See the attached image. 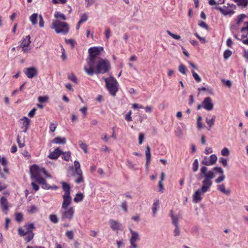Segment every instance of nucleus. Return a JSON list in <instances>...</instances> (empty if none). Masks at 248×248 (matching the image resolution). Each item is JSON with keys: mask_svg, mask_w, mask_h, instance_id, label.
I'll list each match as a JSON object with an SVG mask.
<instances>
[{"mask_svg": "<svg viewBox=\"0 0 248 248\" xmlns=\"http://www.w3.org/2000/svg\"><path fill=\"white\" fill-rule=\"evenodd\" d=\"M110 68L109 62L108 60L100 58L95 62V64L93 67V71L94 74H103L108 72Z\"/></svg>", "mask_w": 248, "mask_h": 248, "instance_id": "4", "label": "nucleus"}, {"mask_svg": "<svg viewBox=\"0 0 248 248\" xmlns=\"http://www.w3.org/2000/svg\"><path fill=\"white\" fill-rule=\"evenodd\" d=\"M7 160L6 159L0 156V175L1 178H5V174L8 172V169L7 167Z\"/></svg>", "mask_w": 248, "mask_h": 248, "instance_id": "10", "label": "nucleus"}, {"mask_svg": "<svg viewBox=\"0 0 248 248\" xmlns=\"http://www.w3.org/2000/svg\"><path fill=\"white\" fill-rule=\"evenodd\" d=\"M159 200L158 199H155L152 206L153 216L155 217L157 209L159 205Z\"/></svg>", "mask_w": 248, "mask_h": 248, "instance_id": "23", "label": "nucleus"}, {"mask_svg": "<svg viewBox=\"0 0 248 248\" xmlns=\"http://www.w3.org/2000/svg\"><path fill=\"white\" fill-rule=\"evenodd\" d=\"M65 42L67 44H70L72 48H73L76 44V42L72 39H66Z\"/></svg>", "mask_w": 248, "mask_h": 248, "instance_id": "59", "label": "nucleus"}, {"mask_svg": "<svg viewBox=\"0 0 248 248\" xmlns=\"http://www.w3.org/2000/svg\"><path fill=\"white\" fill-rule=\"evenodd\" d=\"M57 126V123H51L49 125V130L51 132H53L55 131Z\"/></svg>", "mask_w": 248, "mask_h": 248, "instance_id": "55", "label": "nucleus"}, {"mask_svg": "<svg viewBox=\"0 0 248 248\" xmlns=\"http://www.w3.org/2000/svg\"><path fill=\"white\" fill-rule=\"evenodd\" d=\"M120 206L124 212L126 213L127 212V204L126 201L123 202Z\"/></svg>", "mask_w": 248, "mask_h": 248, "instance_id": "49", "label": "nucleus"}, {"mask_svg": "<svg viewBox=\"0 0 248 248\" xmlns=\"http://www.w3.org/2000/svg\"><path fill=\"white\" fill-rule=\"evenodd\" d=\"M228 6H224L223 7H216V9L219 10V11L224 16H232L234 14V10L235 9L236 6L233 4H228Z\"/></svg>", "mask_w": 248, "mask_h": 248, "instance_id": "9", "label": "nucleus"}, {"mask_svg": "<svg viewBox=\"0 0 248 248\" xmlns=\"http://www.w3.org/2000/svg\"><path fill=\"white\" fill-rule=\"evenodd\" d=\"M24 73L29 78H32L37 75V70L35 67H32L26 68Z\"/></svg>", "mask_w": 248, "mask_h": 248, "instance_id": "16", "label": "nucleus"}, {"mask_svg": "<svg viewBox=\"0 0 248 248\" xmlns=\"http://www.w3.org/2000/svg\"><path fill=\"white\" fill-rule=\"evenodd\" d=\"M215 119H216L215 115H213L211 119H209L208 118H206L205 121H206V123H207V124H208V125L209 126V128L208 129L209 130H210L211 127L214 124Z\"/></svg>", "mask_w": 248, "mask_h": 248, "instance_id": "27", "label": "nucleus"}, {"mask_svg": "<svg viewBox=\"0 0 248 248\" xmlns=\"http://www.w3.org/2000/svg\"><path fill=\"white\" fill-rule=\"evenodd\" d=\"M54 16V17L55 18H56V19H61L63 20V21H64L66 19V17L63 14H62L59 11L55 12Z\"/></svg>", "mask_w": 248, "mask_h": 248, "instance_id": "31", "label": "nucleus"}, {"mask_svg": "<svg viewBox=\"0 0 248 248\" xmlns=\"http://www.w3.org/2000/svg\"><path fill=\"white\" fill-rule=\"evenodd\" d=\"M62 153V151L60 150V148H57L49 154L48 157L52 159H57Z\"/></svg>", "mask_w": 248, "mask_h": 248, "instance_id": "19", "label": "nucleus"}, {"mask_svg": "<svg viewBox=\"0 0 248 248\" xmlns=\"http://www.w3.org/2000/svg\"><path fill=\"white\" fill-rule=\"evenodd\" d=\"M26 229L25 232H32V230L34 228V225L33 223L26 224L24 226Z\"/></svg>", "mask_w": 248, "mask_h": 248, "instance_id": "40", "label": "nucleus"}, {"mask_svg": "<svg viewBox=\"0 0 248 248\" xmlns=\"http://www.w3.org/2000/svg\"><path fill=\"white\" fill-rule=\"evenodd\" d=\"M167 32L169 35L175 40H179L181 39V36L180 35L173 34L169 30L167 31Z\"/></svg>", "mask_w": 248, "mask_h": 248, "instance_id": "43", "label": "nucleus"}, {"mask_svg": "<svg viewBox=\"0 0 248 248\" xmlns=\"http://www.w3.org/2000/svg\"><path fill=\"white\" fill-rule=\"evenodd\" d=\"M67 238L70 240H72L74 238V233L72 231H68L65 233Z\"/></svg>", "mask_w": 248, "mask_h": 248, "instance_id": "52", "label": "nucleus"}, {"mask_svg": "<svg viewBox=\"0 0 248 248\" xmlns=\"http://www.w3.org/2000/svg\"><path fill=\"white\" fill-rule=\"evenodd\" d=\"M145 155L146 159V164L147 165L150 162L151 157L150 148L149 146H147L146 148Z\"/></svg>", "mask_w": 248, "mask_h": 248, "instance_id": "30", "label": "nucleus"}, {"mask_svg": "<svg viewBox=\"0 0 248 248\" xmlns=\"http://www.w3.org/2000/svg\"><path fill=\"white\" fill-rule=\"evenodd\" d=\"M199 168V162L198 159L194 160L192 164V170L194 172L197 171Z\"/></svg>", "mask_w": 248, "mask_h": 248, "instance_id": "42", "label": "nucleus"}, {"mask_svg": "<svg viewBox=\"0 0 248 248\" xmlns=\"http://www.w3.org/2000/svg\"><path fill=\"white\" fill-rule=\"evenodd\" d=\"M19 123L21 124V128L23 129V131L26 133L29 129L31 120L27 117H23L19 120Z\"/></svg>", "mask_w": 248, "mask_h": 248, "instance_id": "14", "label": "nucleus"}, {"mask_svg": "<svg viewBox=\"0 0 248 248\" xmlns=\"http://www.w3.org/2000/svg\"><path fill=\"white\" fill-rule=\"evenodd\" d=\"M38 211V208L36 206L32 205L28 207V212L30 214H34Z\"/></svg>", "mask_w": 248, "mask_h": 248, "instance_id": "38", "label": "nucleus"}, {"mask_svg": "<svg viewBox=\"0 0 248 248\" xmlns=\"http://www.w3.org/2000/svg\"><path fill=\"white\" fill-rule=\"evenodd\" d=\"M31 37L30 35H27L25 37H23L20 41V45L18 46V47H24L25 46H29L31 43Z\"/></svg>", "mask_w": 248, "mask_h": 248, "instance_id": "18", "label": "nucleus"}, {"mask_svg": "<svg viewBox=\"0 0 248 248\" xmlns=\"http://www.w3.org/2000/svg\"><path fill=\"white\" fill-rule=\"evenodd\" d=\"M221 155H223V156H228L229 155V154H230V152H229V149L226 148V147H224V148H223V149L221 150Z\"/></svg>", "mask_w": 248, "mask_h": 248, "instance_id": "51", "label": "nucleus"}, {"mask_svg": "<svg viewBox=\"0 0 248 248\" xmlns=\"http://www.w3.org/2000/svg\"><path fill=\"white\" fill-rule=\"evenodd\" d=\"M144 140V135L142 133H140L139 135V144L140 145L141 144Z\"/></svg>", "mask_w": 248, "mask_h": 248, "instance_id": "53", "label": "nucleus"}, {"mask_svg": "<svg viewBox=\"0 0 248 248\" xmlns=\"http://www.w3.org/2000/svg\"><path fill=\"white\" fill-rule=\"evenodd\" d=\"M52 142L58 144H64L66 143V139L64 137H57L54 138Z\"/></svg>", "mask_w": 248, "mask_h": 248, "instance_id": "25", "label": "nucleus"}, {"mask_svg": "<svg viewBox=\"0 0 248 248\" xmlns=\"http://www.w3.org/2000/svg\"><path fill=\"white\" fill-rule=\"evenodd\" d=\"M49 218L50 221L53 223L56 224L59 222L57 216L55 214H51L49 216Z\"/></svg>", "mask_w": 248, "mask_h": 248, "instance_id": "39", "label": "nucleus"}, {"mask_svg": "<svg viewBox=\"0 0 248 248\" xmlns=\"http://www.w3.org/2000/svg\"><path fill=\"white\" fill-rule=\"evenodd\" d=\"M110 227L113 231H117L120 229L121 225L117 221L113 219H110L108 221Z\"/></svg>", "mask_w": 248, "mask_h": 248, "instance_id": "21", "label": "nucleus"}, {"mask_svg": "<svg viewBox=\"0 0 248 248\" xmlns=\"http://www.w3.org/2000/svg\"><path fill=\"white\" fill-rule=\"evenodd\" d=\"M217 156L216 155H212L209 157L205 156L202 161V163L206 166H211L216 163Z\"/></svg>", "mask_w": 248, "mask_h": 248, "instance_id": "13", "label": "nucleus"}, {"mask_svg": "<svg viewBox=\"0 0 248 248\" xmlns=\"http://www.w3.org/2000/svg\"><path fill=\"white\" fill-rule=\"evenodd\" d=\"M18 233L20 236H25L24 240L27 242H30L33 238L34 235L33 232H25L21 228H18Z\"/></svg>", "mask_w": 248, "mask_h": 248, "instance_id": "12", "label": "nucleus"}, {"mask_svg": "<svg viewBox=\"0 0 248 248\" xmlns=\"http://www.w3.org/2000/svg\"><path fill=\"white\" fill-rule=\"evenodd\" d=\"M217 189L227 195H229L231 193L229 189H226L225 185L223 184L217 185Z\"/></svg>", "mask_w": 248, "mask_h": 248, "instance_id": "24", "label": "nucleus"}, {"mask_svg": "<svg viewBox=\"0 0 248 248\" xmlns=\"http://www.w3.org/2000/svg\"><path fill=\"white\" fill-rule=\"evenodd\" d=\"M232 52L230 50H226L224 51L223 54L224 58L226 60L228 59L231 55Z\"/></svg>", "mask_w": 248, "mask_h": 248, "instance_id": "48", "label": "nucleus"}, {"mask_svg": "<svg viewBox=\"0 0 248 248\" xmlns=\"http://www.w3.org/2000/svg\"><path fill=\"white\" fill-rule=\"evenodd\" d=\"M216 172L220 174V176L215 179V182L217 184H219L223 182L225 178L223 170L219 167H216L211 170H209L205 166H202L200 169V175L204 178L202 181V186L198 189L192 196L193 201L197 203L200 202L202 198V195L209 191L213 182L212 180L215 177L214 172Z\"/></svg>", "mask_w": 248, "mask_h": 248, "instance_id": "1", "label": "nucleus"}, {"mask_svg": "<svg viewBox=\"0 0 248 248\" xmlns=\"http://www.w3.org/2000/svg\"><path fill=\"white\" fill-rule=\"evenodd\" d=\"M75 208L73 206L69 207L61 208L60 211L62 220H71L74 216Z\"/></svg>", "mask_w": 248, "mask_h": 248, "instance_id": "8", "label": "nucleus"}, {"mask_svg": "<svg viewBox=\"0 0 248 248\" xmlns=\"http://www.w3.org/2000/svg\"><path fill=\"white\" fill-rule=\"evenodd\" d=\"M179 71L180 73L184 75H186V67L183 64L180 65L179 67Z\"/></svg>", "mask_w": 248, "mask_h": 248, "instance_id": "50", "label": "nucleus"}, {"mask_svg": "<svg viewBox=\"0 0 248 248\" xmlns=\"http://www.w3.org/2000/svg\"><path fill=\"white\" fill-rule=\"evenodd\" d=\"M39 16L37 13H33L29 17L30 20L32 25H36L37 23V18Z\"/></svg>", "mask_w": 248, "mask_h": 248, "instance_id": "28", "label": "nucleus"}, {"mask_svg": "<svg viewBox=\"0 0 248 248\" xmlns=\"http://www.w3.org/2000/svg\"><path fill=\"white\" fill-rule=\"evenodd\" d=\"M173 233L174 237H178L180 235V229L179 226L175 227Z\"/></svg>", "mask_w": 248, "mask_h": 248, "instance_id": "44", "label": "nucleus"}, {"mask_svg": "<svg viewBox=\"0 0 248 248\" xmlns=\"http://www.w3.org/2000/svg\"><path fill=\"white\" fill-rule=\"evenodd\" d=\"M78 176V178L75 180V182L77 184H79L83 181V177L82 176V172H80L79 174H77Z\"/></svg>", "mask_w": 248, "mask_h": 248, "instance_id": "47", "label": "nucleus"}, {"mask_svg": "<svg viewBox=\"0 0 248 248\" xmlns=\"http://www.w3.org/2000/svg\"><path fill=\"white\" fill-rule=\"evenodd\" d=\"M68 78L72 81L77 83L78 82V79L73 74H71L68 76Z\"/></svg>", "mask_w": 248, "mask_h": 248, "instance_id": "62", "label": "nucleus"}, {"mask_svg": "<svg viewBox=\"0 0 248 248\" xmlns=\"http://www.w3.org/2000/svg\"><path fill=\"white\" fill-rule=\"evenodd\" d=\"M15 218L16 221L19 222L23 220V215L21 213H17L16 214Z\"/></svg>", "mask_w": 248, "mask_h": 248, "instance_id": "46", "label": "nucleus"}, {"mask_svg": "<svg viewBox=\"0 0 248 248\" xmlns=\"http://www.w3.org/2000/svg\"><path fill=\"white\" fill-rule=\"evenodd\" d=\"M170 217L172 220V223L174 226V227L179 226L178 217L174 215H171Z\"/></svg>", "mask_w": 248, "mask_h": 248, "instance_id": "33", "label": "nucleus"}, {"mask_svg": "<svg viewBox=\"0 0 248 248\" xmlns=\"http://www.w3.org/2000/svg\"><path fill=\"white\" fill-rule=\"evenodd\" d=\"M246 17V16L245 14L239 15L236 17L235 21L233 22L241 26L242 24H243L244 20Z\"/></svg>", "mask_w": 248, "mask_h": 248, "instance_id": "22", "label": "nucleus"}, {"mask_svg": "<svg viewBox=\"0 0 248 248\" xmlns=\"http://www.w3.org/2000/svg\"><path fill=\"white\" fill-rule=\"evenodd\" d=\"M61 155H62V159L65 161H69L71 157V153L69 151L62 152Z\"/></svg>", "mask_w": 248, "mask_h": 248, "instance_id": "36", "label": "nucleus"}, {"mask_svg": "<svg viewBox=\"0 0 248 248\" xmlns=\"http://www.w3.org/2000/svg\"><path fill=\"white\" fill-rule=\"evenodd\" d=\"M106 86L109 93L112 96H115L119 90V83L113 77L104 78Z\"/></svg>", "mask_w": 248, "mask_h": 248, "instance_id": "6", "label": "nucleus"}, {"mask_svg": "<svg viewBox=\"0 0 248 248\" xmlns=\"http://www.w3.org/2000/svg\"><path fill=\"white\" fill-rule=\"evenodd\" d=\"M74 166L75 168V172L76 174H79L80 172H82L81 170L80 169V166L79 162L78 161H74Z\"/></svg>", "mask_w": 248, "mask_h": 248, "instance_id": "35", "label": "nucleus"}, {"mask_svg": "<svg viewBox=\"0 0 248 248\" xmlns=\"http://www.w3.org/2000/svg\"><path fill=\"white\" fill-rule=\"evenodd\" d=\"M88 19V14L86 13L82 14L80 16L79 24L86 22Z\"/></svg>", "mask_w": 248, "mask_h": 248, "instance_id": "34", "label": "nucleus"}, {"mask_svg": "<svg viewBox=\"0 0 248 248\" xmlns=\"http://www.w3.org/2000/svg\"><path fill=\"white\" fill-rule=\"evenodd\" d=\"M51 28L58 34H65L69 31V26L66 22L61 21L60 19L53 20Z\"/></svg>", "mask_w": 248, "mask_h": 248, "instance_id": "5", "label": "nucleus"}, {"mask_svg": "<svg viewBox=\"0 0 248 248\" xmlns=\"http://www.w3.org/2000/svg\"><path fill=\"white\" fill-rule=\"evenodd\" d=\"M48 97L47 96H40L38 98V100L40 103H43L48 101Z\"/></svg>", "mask_w": 248, "mask_h": 248, "instance_id": "45", "label": "nucleus"}, {"mask_svg": "<svg viewBox=\"0 0 248 248\" xmlns=\"http://www.w3.org/2000/svg\"><path fill=\"white\" fill-rule=\"evenodd\" d=\"M158 187H159L158 192L161 193H163L164 192V189L163 182H159Z\"/></svg>", "mask_w": 248, "mask_h": 248, "instance_id": "61", "label": "nucleus"}, {"mask_svg": "<svg viewBox=\"0 0 248 248\" xmlns=\"http://www.w3.org/2000/svg\"><path fill=\"white\" fill-rule=\"evenodd\" d=\"M230 30L232 33L237 32L240 30L242 38H246L248 35V21L244 22L242 27L232 21L230 25Z\"/></svg>", "mask_w": 248, "mask_h": 248, "instance_id": "7", "label": "nucleus"}, {"mask_svg": "<svg viewBox=\"0 0 248 248\" xmlns=\"http://www.w3.org/2000/svg\"><path fill=\"white\" fill-rule=\"evenodd\" d=\"M39 25L40 27H41V28L44 27V25H45V22L44 21L43 16H42L41 15H40L39 16Z\"/></svg>", "mask_w": 248, "mask_h": 248, "instance_id": "58", "label": "nucleus"}, {"mask_svg": "<svg viewBox=\"0 0 248 248\" xmlns=\"http://www.w3.org/2000/svg\"><path fill=\"white\" fill-rule=\"evenodd\" d=\"M203 108L208 111H211L213 109L214 104L210 97L204 98L203 102Z\"/></svg>", "mask_w": 248, "mask_h": 248, "instance_id": "15", "label": "nucleus"}, {"mask_svg": "<svg viewBox=\"0 0 248 248\" xmlns=\"http://www.w3.org/2000/svg\"><path fill=\"white\" fill-rule=\"evenodd\" d=\"M103 50V47H93L89 49L88 52L89 57L87 59V64L84 67V70L85 72L89 76H93L94 74L93 67L95 64V62L100 59L98 56L100 53Z\"/></svg>", "mask_w": 248, "mask_h": 248, "instance_id": "2", "label": "nucleus"}, {"mask_svg": "<svg viewBox=\"0 0 248 248\" xmlns=\"http://www.w3.org/2000/svg\"><path fill=\"white\" fill-rule=\"evenodd\" d=\"M62 207L64 208V207H69V205L72 202V198L70 195H63L62 196Z\"/></svg>", "mask_w": 248, "mask_h": 248, "instance_id": "17", "label": "nucleus"}, {"mask_svg": "<svg viewBox=\"0 0 248 248\" xmlns=\"http://www.w3.org/2000/svg\"><path fill=\"white\" fill-rule=\"evenodd\" d=\"M78 144L79 147L83 150L85 153H88V146L86 144L80 140L78 141Z\"/></svg>", "mask_w": 248, "mask_h": 248, "instance_id": "37", "label": "nucleus"}, {"mask_svg": "<svg viewBox=\"0 0 248 248\" xmlns=\"http://www.w3.org/2000/svg\"><path fill=\"white\" fill-rule=\"evenodd\" d=\"M131 114H132V111L131 110H130L125 115V119L127 122H130V121H131L132 120V117H131Z\"/></svg>", "mask_w": 248, "mask_h": 248, "instance_id": "56", "label": "nucleus"}, {"mask_svg": "<svg viewBox=\"0 0 248 248\" xmlns=\"http://www.w3.org/2000/svg\"><path fill=\"white\" fill-rule=\"evenodd\" d=\"M30 173L31 179L41 184L43 188H47L48 187L47 186L46 180L42 176H45L46 177H50V176L47 173L44 168L34 165L30 168Z\"/></svg>", "mask_w": 248, "mask_h": 248, "instance_id": "3", "label": "nucleus"}, {"mask_svg": "<svg viewBox=\"0 0 248 248\" xmlns=\"http://www.w3.org/2000/svg\"><path fill=\"white\" fill-rule=\"evenodd\" d=\"M110 34H111L110 30L109 28L106 27L105 28V37L107 39H108L109 38V37L110 36Z\"/></svg>", "mask_w": 248, "mask_h": 248, "instance_id": "57", "label": "nucleus"}, {"mask_svg": "<svg viewBox=\"0 0 248 248\" xmlns=\"http://www.w3.org/2000/svg\"><path fill=\"white\" fill-rule=\"evenodd\" d=\"M84 198V195L82 193H77L75 198L73 199V201L76 203H78L81 202Z\"/></svg>", "mask_w": 248, "mask_h": 248, "instance_id": "29", "label": "nucleus"}, {"mask_svg": "<svg viewBox=\"0 0 248 248\" xmlns=\"http://www.w3.org/2000/svg\"><path fill=\"white\" fill-rule=\"evenodd\" d=\"M219 162L220 163H221V164L222 165V166L223 167H227V165H228V161L225 158H223V157L220 158V159H219Z\"/></svg>", "mask_w": 248, "mask_h": 248, "instance_id": "54", "label": "nucleus"}, {"mask_svg": "<svg viewBox=\"0 0 248 248\" xmlns=\"http://www.w3.org/2000/svg\"><path fill=\"white\" fill-rule=\"evenodd\" d=\"M239 6L245 7L248 5V0H233Z\"/></svg>", "mask_w": 248, "mask_h": 248, "instance_id": "32", "label": "nucleus"}, {"mask_svg": "<svg viewBox=\"0 0 248 248\" xmlns=\"http://www.w3.org/2000/svg\"><path fill=\"white\" fill-rule=\"evenodd\" d=\"M0 205L2 208V211L4 212L7 213V211L8 209V202L6 198L2 196L0 200Z\"/></svg>", "mask_w": 248, "mask_h": 248, "instance_id": "20", "label": "nucleus"}, {"mask_svg": "<svg viewBox=\"0 0 248 248\" xmlns=\"http://www.w3.org/2000/svg\"><path fill=\"white\" fill-rule=\"evenodd\" d=\"M129 231L131 234V236L129 240L130 243V248H138L136 242L140 240V235L138 232L132 230L131 229H130Z\"/></svg>", "mask_w": 248, "mask_h": 248, "instance_id": "11", "label": "nucleus"}, {"mask_svg": "<svg viewBox=\"0 0 248 248\" xmlns=\"http://www.w3.org/2000/svg\"><path fill=\"white\" fill-rule=\"evenodd\" d=\"M36 108H32L28 113V116L30 117H33L34 116V114L36 112Z\"/></svg>", "mask_w": 248, "mask_h": 248, "instance_id": "64", "label": "nucleus"}, {"mask_svg": "<svg viewBox=\"0 0 248 248\" xmlns=\"http://www.w3.org/2000/svg\"><path fill=\"white\" fill-rule=\"evenodd\" d=\"M86 2V7H89L92 5L95 2V0H85Z\"/></svg>", "mask_w": 248, "mask_h": 248, "instance_id": "63", "label": "nucleus"}, {"mask_svg": "<svg viewBox=\"0 0 248 248\" xmlns=\"http://www.w3.org/2000/svg\"><path fill=\"white\" fill-rule=\"evenodd\" d=\"M62 189L64 191L63 195H70V186L67 183H62Z\"/></svg>", "mask_w": 248, "mask_h": 248, "instance_id": "26", "label": "nucleus"}, {"mask_svg": "<svg viewBox=\"0 0 248 248\" xmlns=\"http://www.w3.org/2000/svg\"><path fill=\"white\" fill-rule=\"evenodd\" d=\"M191 73L192 74V76L194 78V79L197 82H200L202 80L201 77L199 76V75L196 73L194 70H191Z\"/></svg>", "mask_w": 248, "mask_h": 248, "instance_id": "41", "label": "nucleus"}, {"mask_svg": "<svg viewBox=\"0 0 248 248\" xmlns=\"http://www.w3.org/2000/svg\"><path fill=\"white\" fill-rule=\"evenodd\" d=\"M67 0H52V2L53 4H65L66 3Z\"/></svg>", "mask_w": 248, "mask_h": 248, "instance_id": "60", "label": "nucleus"}]
</instances>
